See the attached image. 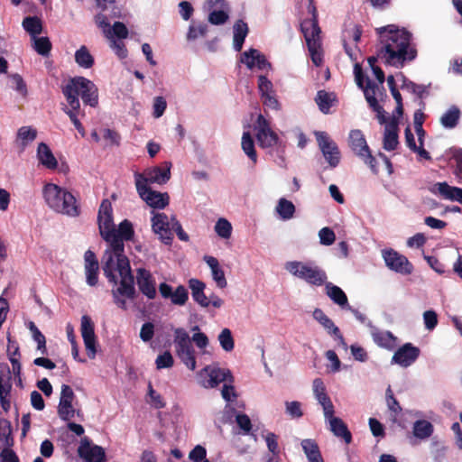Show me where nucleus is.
I'll list each match as a JSON object with an SVG mask.
<instances>
[{
  "instance_id": "f257e3e1",
  "label": "nucleus",
  "mask_w": 462,
  "mask_h": 462,
  "mask_svg": "<svg viewBox=\"0 0 462 462\" xmlns=\"http://www.w3.org/2000/svg\"><path fill=\"white\" fill-rule=\"evenodd\" d=\"M101 236L108 244L102 259V270L108 282L113 285V302L119 309L126 310V300H134L137 291L130 261L125 254V240L116 234V229L106 232Z\"/></svg>"
},
{
  "instance_id": "f03ea898",
  "label": "nucleus",
  "mask_w": 462,
  "mask_h": 462,
  "mask_svg": "<svg viewBox=\"0 0 462 462\" xmlns=\"http://www.w3.org/2000/svg\"><path fill=\"white\" fill-rule=\"evenodd\" d=\"M378 36V57L385 64L402 68L406 61L417 57V50L411 45V33L400 29L395 24H388L375 29Z\"/></svg>"
},
{
  "instance_id": "7ed1b4c3",
  "label": "nucleus",
  "mask_w": 462,
  "mask_h": 462,
  "mask_svg": "<svg viewBox=\"0 0 462 462\" xmlns=\"http://www.w3.org/2000/svg\"><path fill=\"white\" fill-rule=\"evenodd\" d=\"M61 92L67 101V105L62 107V111L69 117L78 132L85 136V128L78 118L80 114L79 97H81L85 105L96 107L98 104L97 86L85 77L76 76L69 78L67 83L61 86Z\"/></svg>"
},
{
  "instance_id": "20e7f679",
  "label": "nucleus",
  "mask_w": 462,
  "mask_h": 462,
  "mask_svg": "<svg viewBox=\"0 0 462 462\" xmlns=\"http://www.w3.org/2000/svg\"><path fill=\"white\" fill-rule=\"evenodd\" d=\"M43 198L47 205L55 212L69 217H78L80 208L76 198L67 189L54 183L44 185Z\"/></svg>"
},
{
  "instance_id": "39448f33",
  "label": "nucleus",
  "mask_w": 462,
  "mask_h": 462,
  "mask_svg": "<svg viewBox=\"0 0 462 462\" xmlns=\"http://www.w3.org/2000/svg\"><path fill=\"white\" fill-rule=\"evenodd\" d=\"M309 9L311 13V17L301 22L300 29L304 35L313 64L315 66H320L323 61L320 38L321 29L319 26L316 7L310 5Z\"/></svg>"
},
{
  "instance_id": "423d86ee",
  "label": "nucleus",
  "mask_w": 462,
  "mask_h": 462,
  "mask_svg": "<svg viewBox=\"0 0 462 462\" xmlns=\"http://www.w3.org/2000/svg\"><path fill=\"white\" fill-rule=\"evenodd\" d=\"M286 270L292 275L314 286L323 285L328 279L326 272L311 263L288 262L286 263Z\"/></svg>"
},
{
  "instance_id": "0eeeda50",
  "label": "nucleus",
  "mask_w": 462,
  "mask_h": 462,
  "mask_svg": "<svg viewBox=\"0 0 462 462\" xmlns=\"http://www.w3.org/2000/svg\"><path fill=\"white\" fill-rule=\"evenodd\" d=\"M199 383L205 388H214L223 382L233 383L234 378L228 369L208 365L198 374Z\"/></svg>"
},
{
  "instance_id": "6e6552de",
  "label": "nucleus",
  "mask_w": 462,
  "mask_h": 462,
  "mask_svg": "<svg viewBox=\"0 0 462 462\" xmlns=\"http://www.w3.org/2000/svg\"><path fill=\"white\" fill-rule=\"evenodd\" d=\"M165 168L159 166L147 169L144 173H134L135 181L140 180L142 186L148 185L149 183L165 184L171 179V167L170 162H164Z\"/></svg>"
},
{
  "instance_id": "1a4fd4ad",
  "label": "nucleus",
  "mask_w": 462,
  "mask_h": 462,
  "mask_svg": "<svg viewBox=\"0 0 462 462\" xmlns=\"http://www.w3.org/2000/svg\"><path fill=\"white\" fill-rule=\"evenodd\" d=\"M135 187L140 198L151 208L163 209L169 205L170 197L167 192L152 190L148 185L142 186L140 180L135 181Z\"/></svg>"
},
{
  "instance_id": "9d476101",
  "label": "nucleus",
  "mask_w": 462,
  "mask_h": 462,
  "mask_svg": "<svg viewBox=\"0 0 462 462\" xmlns=\"http://www.w3.org/2000/svg\"><path fill=\"white\" fill-rule=\"evenodd\" d=\"M316 137L326 161L332 168L337 167L340 162V152L337 143L326 132L316 133Z\"/></svg>"
},
{
  "instance_id": "9b49d317",
  "label": "nucleus",
  "mask_w": 462,
  "mask_h": 462,
  "mask_svg": "<svg viewBox=\"0 0 462 462\" xmlns=\"http://www.w3.org/2000/svg\"><path fill=\"white\" fill-rule=\"evenodd\" d=\"M383 256L389 269L402 274H411L412 273L413 266L407 257L393 249L384 250Z\"/></svg>"
},
{
  "instance_id": "f8f14e48",
  "label": "nucleus",
  "mask_w": 462,
  "mask_h": 462,
  "mask_svg": "<svg viewBox=\"0 0 462 462\" xmlns=\"http://www.w3.org/2000/svg\"><path fill=\"white\" fill-rule=\"evenodd\" d=\"M79 456L86 462H105V449L97 445H93L88 437H84L80 440L78 448Z\"/></svg>"
},
{
  "instance_id": "ddd939ff",
  "label": "nucleus",
  "mask_w": 462,
  "mask_h": 462,
  "mask_svg": "<svg viewBox=\"0 0 462 462\" xmlns=\"http://www.w3.org/2000/svg\"><path fill=\"white\" fill-rule=\"evenodd\" d=\"M151 221L152 231L159 236L161 241L165 245H171L173 234L168 216L165 213H154Z\"/></svg>"
},
{
  "instance_id": "4468645a",
  "label": "nucleus",
  "mask_w": 462,
  "mask_h": 462,
  "mask_svg": "<svg viewBox=\"0 0 462 462\" xmlns=\"http://www.w3.org/2000/svg\"><path fill=\"white\" fill-rule=\"evenodd\" d=\"M136 283L139 291L149 300L156 297V283L151 272L144 268L136 270Z\"/></svg>"
},
{
  "instance_id": "2eb2a0df",
  "label": "nucleus",
  "mask_w": 462,
  "mask_h": 462,
  "mask_svg": "<svg viewBox=\"0 0 462 462\" xmlns=\"http://www.w3.org/2000/svg\"><path fill=\"white\" fill-rule=\"evenodd\" d=\"M420 348L411 343H406L394 353L392 362L407 367L413 364L420 356Z\"/></svg>"
},
{
  "instance_id": "dca6fc26",
  "label": "nucleus",
  "mask_w": 462,
  "mask_h": 462,
  "mask_svg": "<svg viewBox=\"0 0 462 462\" xmlns=\"http://www.w3.org/2000/svg\"><path fill=\"white\" fill-rule=\"evenodd\" d=\"M97 222L100 236L106 232L115 231V224L113 221L112 204L108 199H103L98 209Z\"/></svg>"
},
{
  "instance_id": "f3484780",
  "label": "nucleus",
  "mask_w": 462,
  "mask_h": 462,
  "mask_svg": "<svg viewBox=\"0 0 462 462\" xmlns=\"http://www.w3.org/2000/svg\"><path fill=\"white\" fill-rule=\"evenodd\" d=\"M240 60L242 63H245L250 69H252L254 66H257L259 69H264L271 67V64L268 62L265 56L254 48L245 51L241 55Z\"/></svg>"
},
{
  "instance_id": "a211bd4d",
  "label": "nucleus",
  "mask_w": 462,
  "mask_h": 462,
  "mask_svg": "<svg viewBox=\"0 0 462 462\" xmlns=\"http://www.w3.org/2000/svg\"><path fill=\"white\" fill-rule=\"evenodd\" d=\"M329 421L330 430L338 438H342L346 444L352 442V434L342 419L335 417H325Z\"/></svg>"
},
{
  "instance_id": "6ab92c4d",
  "label": "nucleus",
  "mask_w": 462,
  "mask_h": 462,
  "mask_svg": "<svg viewBox=\"0 0 462 462\" xmlns=\"http://www.w3.org/2000/svg\"><path fill=\"white\" fill-rule=\"evenodd\" d=\"M189 288L191 290V295L199 306L207 308L209 306L208 297L205 294L206 284L195 278L189 280Z\"/></svg>"
},
{
  "instance_id": "aec40b11",
  "label": "nucleus",
  "mask_w": 462,
  "mask_h": 462,
  "mask_svg": "<svg viewBox=\"0 0 462 462\" xmlns=\"http://www.w3.org/2000/svg\"><path fill=\"white\" fill-rule=\"evenodd\" d=\"M348 143L352 151L359 157H363L365 152H368L369 146L361 130H352L349 134Z\"/></svg>"
},
{
  "instance_id": "412c9836",
  "label": "nucleus",
  "mask_w": 462,
  "mask_h": 462,
  "mask_svg": "<svg viewBox=\"0 0 462 462\" xmlns=\"http://www.w3.org/2000/svg\"><path fill=\"white\" fill-rule=\"evenodd\" d=\"M434 192H439L444 199L452 201H458L462 204V189L453 187L447 182H437L434 185Z\"/></svg>"
},
{
  "instance_id": "4be33fe9",
  "label": "nucleus",
  "mask_w": 462,
  "mask_h": 462,
  "mask_svg": "<svg viewBox=\"0 0 462 462\" xmlns=\"http://www.w3.org/2000/svg\"><path fill=\"white\" fill-rule=\"evenodd\" d=\"M37 159L41 164L49 170H55L58 167L57 159L45 143H39L37 148Z\"/></svg>"
},
{
  "instance_id": "5701e85b",
  "label": "nucleus",
  "mask_w": 462,
  "mask_h": 462,
  "mask_svg": "<svg viewBox=\"0 0 462 462\" xmlns=\"http://www.w3.org/2000/svg\"><path fill=\"white\" fill-rule=\"evenodd\" d=\"M204 261L211 269L213 280L220 289H224L227 285L224 271L220 268L217 259L214 256L205 255Z\"/></svg>"
},
{
  "instance_id": "b1692460",
  "label": "nucleus",
  "mask_w": 462,
  "mask_h": 462,
  "mask_svg": "<svg viewBox=\"0 0 462 462\" xmlns=\"http://www.w3.org/2000/svg\"><path fill=\"white\" fill-rule=\"evenodd\" d=\"M300 445L309 462H324L319 447L315 439H302Z\"/></svg>"
},
{
  "instance_id": "393cba45",
  "label": "nucleus",
  "mask_w": 462,
  "mask_h": 462,
  "mask_svg": "<svg viewBox=\"0 0 462 462\" xmlns=\"http://www.w3.org/2000/svg\"><path fill=\"white\" fill-rule=\"evenodd\" d=\"M324 284L326 294L334 303L339 305L342 308L348 306L347 297L340 287L327 282Z\"/></svg>"
},
{
  "instance_id": "a878e982",
  "label": "nucleus",
  "mask_w": 462,
  "mask_h": 462,
  "mask_svg": "<svg viewBox=\"0 0 462 462\" xmlns=\"http://www.w3.org/2000/svg\"><path fill=\"white\" fill-rule=\"evenodd\" d=\"M379 90V86L373 82L370 79H366V86L364 89L365 97L369 106L376 113H380L383 106L379 105L376 99V92Z\"/></svg>"
},
{
  "instance_id": "bb28decb",
  "label": "nucleus",
  "mask_w": 462,
  "mask_h": 462,
  "mask_svg": "<svg viewBox=\"0 0 462 462\" xmlns=\"http://www.w3.org/2000/svg\"><path fill=\"white\" fill-rule=\"evenodd\" d=\"M174 345L176 354L193 348L189 333L182 328L174 330Z\"/></svg>"
},
{
  "instance_id": "cd10ccee",
  "label": "nucleus",
  "mask_w": 462,
  "mask_h": 462,
  "mask_svg": "<svg viewBox=\"0 0 462 462\" xmlns=\"http://www.w3.org/2000/svg\"><path fill=\"white\" fill-rule=\"evenodd\" d=\"M372 337L375 344L379 346L393 349L395 346V337L390 331H382L379 329H374L372 332Z\"/></svg>"
},
{
  "instance_id": "c85d7f7f",
  "label": "nucleus",
  "mask_w": 462,
  "mask_h": 462,
  "mask_svg": "<svg viewBox=\"0 0 462 462\" xmlns=\"http://www.w3.org/2000/svg\"><path fill=\"white\" fill-rule=\"evenodd\" d=\"M248 33L247 23L242 20H238L234 25L233 44L236 51H240L243 48L245 39Z\"/></svg>"
},
{
  "instance_id": "c756f323",
  "label": "nucleus",
  "mask_w": 462,
  "mask_h": 462,
  "mask_svg": "<svg viewBox=\"0 0 462 462\" xmlns=\"http://www.w3.org/2000/svg\"><path fill=\"white\" fill-rule=\"evenodd\" d=\"M460 110L457 106H450L440 117V123L445 128L452 129L458 124Z\"/></svg>"
},
{
  "instance_id": "7c9ffc66",
  "label": "nucleus",
  "mask_w": 462,
  "mask_h": 462,
  "mask_svg": "<svg viewBox=\"0 0 462 462\" xmlns=\"http://www.w3.org/2000/svg\"><path fill=\"white\" fill-rule=\"evenodd\" d=\"M412 430L416 438L425 439L432 435L434 427L426 420H418L413 423Z\"/></svg>"
},
{
  "instance_id": "2f4dec72",
  "label": "nucleus",
  "mask_w": 462,
  "mask_h": 462,
  "mask_svg": "<svg viewBox=\"0 0 462 462\" xmlns=\"http://www.w3.org/2000/svg\"><path fill=\"white\" fill-rule=\"evenodd\" d=\"M75 61L79 67L83 69H90L95 63L94 57L85 45H82L79 50L76 51Z\"/></svg>"
},
{
  "instance_id": "473e14b6",
  "label": "nucleus",
  "mask_w": 462,
  "mask_h": 462,
  "mask_svg": "<svg viewBox=\"0 0 462 462\" xmlns=\"http://www.w3.org/2000/svg\"><path fill=\"white\" fill-rule=\"evenodd\" d=\"M264 439H265L268 450L272 454L268 457L266 462H270L271 460L281 462L280 448H279V444H278V436L273 432H267L266 435L264 436Z\"/></svg>"
},
{
  "instance_id": "72a5a7b5",
  "label": "nucleus",
  "mask_w": 462,
  "mask_h": 462,
  "mask_svg": "<svg viewBox=\"0 0 462 462\" xmlns=\"http://www.w3.org/2000/svg\"><path fill=\"white\" fill-rule=\"evenodd\" d=\"M256 140L259 146L263 149L272 148L275 146L279 142L278 134L271 130L268 132L256 133Z\"/></svg>"
},
{
  "instance_id": "f704fd0d",
  "label": "nucleus",
  "mask_w": 462,
  "mask_h": 462,
  "mask_svg": "<svg viewBox=\"0 0 462 462\" xmlns=\"http://www.w3.org/2000/svg\"><path fill=\"white\" fill-rule=\"evenodd\" d=\"M241 146L244 152L249 157V159L256 163L257 153L254 148V139L249 132H244L242 135Z\"/></svg>"
},
{
  "instance_id": "c9c22d12",
  "label": "nucleus",
  "mask_w": 462,
  "mask_h": 462,
  "mask_svg": "<svg viewBox=\"0 0 462 462\" xmlns=\"http://www.w3.org/2000/svg\"><path fill=\"white\" fill-rule=\"evenodd\" d=\"M23 29L33 38L42 31V23L37 16H27L23 21Z\"/></svg>"
},
{
  "instance_id": "e433bc0d",
  "label": "nucleus",
  "mask_w": 462,
  "mask_h": 462,
  "mask_svg": "<svg viewBox=\"0 0 462 462\" xmlns=\"http://www.w3.org/2000/svg\"><path fill=\"white\" fill-rule=\"evenodd\" d=\"M313 318L319 322L329 334H338V328L334 324L322 310L316 309L313 311Z\"/></svg>"
},
{
  "instance_id": "4c0bfd02",
  "label": "nucleus",
  "mask_w": 462,
  "mask_h": 462,
  "mask_svg": "<svg viewBox=\"0 0 462 462\" xmlns=\"http://www.w3.org/2000/svg\"><path fill=\"white\" fill-rule=\"evenodd\" d=\"M276 211L281 218L287 220L291 219L295 213V207L293 203L284 198L279 199L276 206Z\"/></svg>"
},
{
  "instance_id": "58836bf2",
  "label": "nucleus",
  "mask_w": 462,
  "mask_h": 462,
  "mask_svg": "<svg viewBox=\"0 0 462 462\" xmlns=\"http://www.w3.org/2000/svg\"><path fill=\"white\" fill-rule=\"evenodd\" d=\"M12 384L9 382L4 383L2 376L0 375V403L2 409L7 412L11 408V402L9 395L11 393Z\"/></svg>"
},
{
  "instance_id": "ea45409f",
  "label": "nucleus",
  "mask_w": 462,
  "mask_h": 462,
  "mask_svg": "<svg viewBox=\"0 0 462 462\" xmlns=\"http://www.w3.org/2000/svg\"><path fill=\"white\" fill-rule=\"evenodd\" d=\"M331 96V94L325 90H319L317 93V97L315 98L316 103L319 106V110L324 114H328L333 105V98Z\"/></svg>"
},
{
  "instance_id": "a19ab883",
  "label": "nucleus",
  "mask_w": 462,
  "mask_h": 462,
  "mask_svg": "<svg viewBox=\"0 0 462 462\" xmlns=\"http://www.w3.org/2000/svg\"><path fill=\"white\" fill-rule=\"evenodd\" d=\"M400 76L402 78L401 88L406 89L417 95L418 97L421 98L423 94L425 93V87L423 85H418L413 81L408 79L402 72L400 73Z\"/></svg>"
},
{
  "instance_id": "79ce46f5",
  "label": "nucleus",
  "mask_w": 462,
  "mask_h": 462,
  "mask_svg": "<svg viewBox=\"0 0 462 462\" xmlns=\"http://www.w3.org/2000/svg\"><path fill=\"white\" fill-rule=\"evenodd\" d=\"M173 305L183 306L189 300V292L185 286L179 285L173 291L172 296L170 298Z\"/></svg>"
},
{
  "instance_id": "37998d69",
  "label": "nucleus",
  "mask_w": 462,
  "mask_h": 462,
  "mask_svg": "<svg viewBox=\"0 0 462 462\" xmlns=\"http://www.w3.org/2000/svg\"><path fill=\"white\" fill-rule=\"evenodd\" d=\"M34 44L33 49L38 54L47 57L51 51V42L48 37L33 38Z\"/></svg>"
},
{
  "instance_id": "c03bdc74",
  "label": "nucleus",
  "mask_w": 462,
  "mask_h": 462,
  "mask_svg": "<svg viewBox=\"0 0 462 462\" xmlns=\"http://www.w3.org/2000/svg\"><path fill=\"white\" fill-rule=\"evenodd\" d=\"M218 341L221 347L226 352L232 351L235 347V341L229 328H224L220 332L218 335Z\"/></svg>"
},
{
  "instance_id": "a18cd8bd",
  "label": "nucleus",
  "mask_w": 462,
  "mask_h": 462,
  "mask_svg": "<svg viewBox=\"0 0 462 462\" xmlns=\"http://www.w3.org/2000/svg\"><path fill=\"white\" fill-rule=\"evenodd\" d=\"M116 234L125 241H131L134 236L133 224L127 219L123 220L119 224L118 229H116Z\"/></svg>"
},
{
  "instance_id": "49530a36",
  "label": "nucleus",
  "mask_w": 462,
  "mask_h": 462,
  "mask_svg": "<svg viewBox=\"0 0 462 462\" xmlns=\"http://www.w3.org/2000/svg\"><path fill=\"white\" fill-rule=\"evenodd\" d=\"M37 131L30 126H22L17 132V137L22 141L23 146H26L28 143L35 140Z\"/></svg>"
},
{
  "instance_id": "de8ad7c7",
  "label": "nucleus",
  "mask_w": 462,
  "mask_h": 462,
  "mask_svg": "<svg viewBox=\"0 0 462 462\" xmlns=\"http://www.w3.org/2000/svg\"><path fill=\"white\" fill-rule=\"evenodd\" d=\"M385 398L387 407L394 414V417L399 415L402 412V409L397 399L394 397L393 390L390 385L386 389Z\"/></svg>"
},
{
  "instance_id": "09e8293b",
  "label": "nucleus",
  "mask_w": 462,
  "mask_h": 462,
  "mask_svg": "<svg viewBox=\"0 0 462 462\" xmlns=\"http://www.w3.org/2000/svg\"><path fill=\"white\" fill-rule=\"evenodd\" d=\"M181 362L191 371L196 368V357L194 348L177 353Z\"/></svg>"
},
{
  "instance_id": "8fccbe9b",
  "label": "nucleus",
  "mask_w": 462,
  "mask_h": 462,
  "mask_svg": "<svg viewBox=\"0 0 462 462\" xmlns=\"http://www.w3.org/2000/svg\"><path fill=\"white\" fill-rule=\"evenodd\" d=\"M319 403L322 406L324 417H331L335 413L334 405L328 393L319 394L315 397Z\"/></svg>"
},
{
  "instance_id": "3c124183",
  "label": "nucleus",
  "mask_w": 462,
  "mask_h": 462,
  "mask_svg": "<svg viewBox=\"0 0 462 462\" xmlns=\"http://www.w3.org/2000/svg\"><path fill=\"white\" fill-rule=\"evenodd\" d=\"M215 231L220 237L227 239L231 236L232 226L226 219L220 218L216 223Z\"/></svg>"
},
{
  "instance_id": "603ef678",
  "label": "nucleus",
  "mask_w": 462,
  "mask_h": 462,
  "mask_svg": "<svg viewBox=\"0 0 462 462\" xmlns=\"http://www.w3.org/2000/svg\"><path fill=\"white\" fill-rule=\"evenodd\" d=\"M285 412L291 419H300L303 416L301 403L298 401L285 402Z\"/></svg>"
},
{
  "instance_id": "864d4df0",
  "label": "nucleus",
  "mask_w": 462,
  "mask_h": 462,
  "mask_svg": "<svg viewBox=\"0 0 462 462\" xmlns=\"http://www.w3.org/2000/svg\"><path fill=\"white\" fill-rule=\"evenodd\" d=\"M72 402H59L58 414L62 420H70L75 415Z\"/></svg>"
},
{
  "instance_id": "5fc2aeb1",
  "label": "nucleus",
  "mask_w": 462,
  "mask_h": 462,
  "mask_svg": "<svg viewBox=\"0 0 462 462\" xmlns=\"http://www.w3.org/2000/svg\"><path fill=\"white\" fill-rule=\"evenodd\" d=\"M80 331L82 337H96L94 323L88 315H84L81 318Z\"/></svg>"
},
{
  "instance_id": "6e6d98bb",
  "label": "nucleus",
  "mask_w": 462,
  "mask_h": 462,
  "mask_svg": "<svg viewBox=\"0 0 462 462\" xmlns=\"http://www.w3.org/2000/svg\"><path fill=\"white\" fill-rule=\"evenodd\" d=\"M99 264L85 266L86 282L89 286H96L98 282Z\"/></svg>"
},
{
  "instance_id": "4d7b16f0",
  "label": "nucleus",
  "mask_w": 462,
  "mask_h": 462,
  "mask_svg": "<svg viewBox=\"0 0 462 462\" xmlns=\"http://www.w3.org/2000/svg\"><path fill=\"white\" fill-rule=\"evenodd\" d=\"M174 364L173 357L169 351L159 355L155 360L157 369L171 368Z\"/></svg>"
},
{
  "instance_id": "13d9d810",
  "label": "nucleus",
  "mask_w": 462,
  "mask_h": 462,
  "mask_svg": "<svg viewBox=\"0 0 462 462\" xmlns=\"http://www.w3.org/2000/svg\"><path fill=\"white\" fill-rule=\"evenodd\" d=\"M258 89L261 97L267 96L274 92L272 81L263 75H260L258 77Z\"/></svg>"
},
{
  "instance_id": "bf43d9fd",
  "label": "nucleus",
  "mask_w": 462,
  "mask_h": 462,
  "mask_svg": "<svg viewBox=\"0 0 462 462\" xmlns=\"http://www.w3.org/2000/svg\"><path fill=\"white\" fill-rule=\"evenodd\" d=\"M399 144L398 134L384 133L383 134V148L386 151H393Z\"/></svg>"
},
{
  "instance_id": "052dcab7",
  "label": "nucleus",
  "mask_w": 462,
  "mask_h": 462,
  "mask_svg": "<svg viewBox=\"0 0 462 462\" xmlns=\"http://www.w3.org/2000/svg\"><path fill=\"white\" fill-rule=\"evenodd\" d=\"M228 19V14L222 10H214L208 15V21L215 25L224 24Z\"/></svg>"
},
{
  "instance_id": "680f3d73",
  "label": "nucleus",
  "mask_w": 462,
  "mask_h": 462,
  "mask_svg": "<svg viewBox=\"0 0 462 462\" xmlns=\"http://www.w3.org/2000/svg\"><path fill=\"white\" fill-rule=\"evenodd\" d=\"M320 243L324 245H330L335 242L336 236L334 231L329 227H323L319 232Z\"/></svg>"
},
{
  "instance_id": "e2e57ef3",
  "label": "nucleus",
  "mask_w": 462,
  "mask_h": 462,
  "mask_svg": "<svg viewBox=\"0 0 462 462\" xmlns=\"http://www.w3.org/2000/svg\"><path fill=\"white\" fill-rule=\"evenodd\" d=\"M425 328L428 330H433L438 325V315L434 310H426L423 313Z\"/></svg>"
},
{
  "instance_id": "0e129e2a",
  "label": "nucleus",
  "mask_w": 462,
  "mask_h": 462,
  "mask_svg": "<svg viewBox=\"0 0 462 462\" xmlns=\"http://www.w3.org/2000/svg\"><path fill=\"white\" fill-rule=\"evenodd\" d=\"M207 32V25L199 24L198 26L191 24L189 28L187 34L188 40H196L199 37H203Z\"/></svg>"
},
{
  "instance_id": "69168bd1",
  "label": "nucleus",
  "mask_w": 462,
  "mask_h": 462,
  "mask_svg": "<svg viewBox=\"0 0 462 462\" xmlns=\"http://www.w3.org/2000/svg\"><path fill=\"white\" fill-rule=\"evenodd\" d=\"M206 448L200 445L196 446L189 454V458L193 462H203L206 459Z\"/></svg>"
},
{
  "instance_id": "338daca9",
  "label": "nucleus",
  "mask_w": 462,
  "mask_h": 462,
  "mask_svg": "<svg viewBox=\"0 0 462 462\" xmlns=\"http://www.w3.org/2000/svg\"><path fill=\"white\" fill-rule=\"evenodd\" d=\"M148 394L151 398V403L156 408L161 409L165 406V402H163L161 394L156 393V391L152 388L151 383L148 384Z\"/></svg>"
},
{
  "instance_id": "774afa93",
  "label": "nucleus",
  "mask_w": 462,
  "mask_h": 462,
  "mask_svg": "<svg viewBox=\"0 0 462 462\" xmlns=\"http://www.w3.org/2000/svg\"><path fill=\"white\" fill-rule=\"evenodd\" d=\"M261 99H262L263 105L265 107H267L269 109L276 110V111L280 110L281 105H280L278 99L276 98L274 92L273 94H269L267 96L261 97Z\"/></svg>"
}]
</instances>
